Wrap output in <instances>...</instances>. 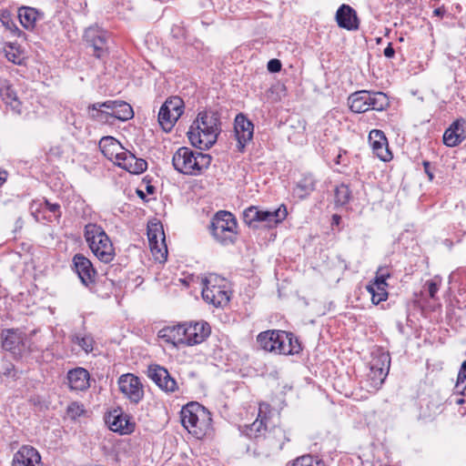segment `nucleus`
<instances>
[{
  "mask_svg": "<svg viewBox=\"0 0 466 466\" xmlns=\"http://www.w3.org/2000/svg\"><path fill=\"white\" fill-rule=\"evenodd\" d=\"M279 417L268 403H260L257 420L246 426L245 434L257 440L258 453L269 456L282 450L290 441L285 430L277 426Z\"/></svg>",
  "mask_w": 466,
  "mask_h": 466,
  "instance_id": "f257e3e1",
  "label": "nucleus"
},
{
  "mask_svg": "<svg viewBox=\"0 0 466 466\" xmlns=\"http://www.w3.org/2000/svg\"><path fill=\"white\" fill-rule=\"evenodd\" d=\"M217 113L202 111L191 125L187 136L191 144L200 149H208L215 144L219 133Z\"/></svg>",
  "mask_w": 466,
  "mask_h": 466,
  "instance_id": "f03ea898",
  "label": "nucleus"
},
{
  "mask_svg": "<svg viewBox=\"0 0 466 466\" xmlns=\"http://www.w3.org/2000/svg\"><path fill=\"white\" fill-rule=\"evenodd\" d=\"M181 423L197 439H202L212 430L211 413L198 402H190L180 411Z\"/></svg>",
  "mask_w": 466,
  "mask_h": 466,
  "instance_id": "7ed1b4c3",
  "label": "nucleus"
},
{
  "mask_svg": "<svg viewBox=\"0 0 466 466\" xmlns=\"http://www.w3.org/2000/svg\"><path fill=\"white\" fill-rule=\"evenodd\" d=\"M211 160L212 157L208 154L181 147L174 153L172 164L174 168L181 174L198 176L208 168Z\"/></svg>",
  "mask_w": 466,
  "mask_h": 466,
  "instance_id": "20e7f679",
  "label": "nucleus"
},
{
  "mask_svg": "<svg viewBox=\"0 0 466 466\" xmlns=\"http://www.w3.org/2000/svg\"><path fill=\"white\" fill-rule=\"evenodd\" d=\"M84 237L94 255L102 262L109 263L115 258L113 244L102 227L86 225Z\"/></svg>",
  "mask_w": 466,
  "mask_h": 466,
  "instance_id": "39448f33",
  "label": "nucleus"
},
{
  "mask_svg": "<svg viewBox=\"0 0 466 466\" xmlns=\"http://www.w3.org/2000/svg\"><path fill=\"white\" fill-rule=\"evenodd\" d=\"M88 114L95 120L106 122L108 116L127 121L134 116L132 106L122 100H108L96 103L88 106Z\"/></svg>",
  "mask_w": 466,
  "mask_h": 466,
  "instance_id": "423d86ee",
  "label": "nucleus"
},
{
  "mask_svg": "<svg viewBox=\"0 0 466 466\" xmlns=\"http://www.w3.org/2000/svg\"><path fill=\"white\" fill-rule=\"evenodd\" d=\"M202 283V298L205 301L215 307H222L228 303L229 294L224 278L217 274H209Z\"/></svg>",
  "mask_w": 466,
  "mask_h": 466,
  "instance_id": "0eeeda50",
  "label": "nucleus"
},
{
  "mask_svg": "<svg viewBox=\"0 0 466 466\" xmlns=\"http://www.w3.org/2000/svg\"><path fill=\"white\" fill-rule=\"evenodd\" d=\"M237 220L230 212L219 211L212 220L211 233L222 245H229L237 238Z\"/></svg>",
  "mask_w": 466,
  "mask_h": 466,
  "instance_id": "6e6552de",
  "label": "nucleus"
},
{
  "mask_svg": "<svg viewBox=\"0 0 466 466\" xmlns=\"http://www.w3.org/2000/svg\"><path fill=\"white\" fill-rule=\"evenodd\" d=\"M287 215L288 211L284 205L273 210H262L251 206L244 210L243 220L249 227L257 228L258 223L264 222L270 228L283 221Z\"/></svg>",
  "mask_w": 466,
  "mask_h": 466,
  "instance_id": "1a4fd4ad",
  "label": "nucleus"
},
{
  "mask_svg": "<svg viewBox=\"0 0 466 466\" xmlns=\"http://www.w3.org/2000/svg\"><path fill=\"white\" fill-rule=\"evenodd\" d=\"M184 111V102L178 96L166 100L158 112V123L166 131H170Z\"/></svg>",
  "mask_w": 466,
  "mask_h": 466,
  "instance_id": "9d476101",
  "label": "nucleus"
},
{
  "mask_svg": "<svg viewBox=\"0 0 466 466\" xmlns=\"http://www.w3.org/2000/svg\"><path fill=\"white\" fill-rule=\"evenodd\" d=\"M2 347L15 357H22L26 351H32L26 343V335L15 329H5L1 333Z\"/></svg>",
  "mask_w": 466,
  "mask_h": 466,
  "instance_id": "9b49d317",
  "label": "nucleus"
},
{
  "mask_svg": "<svg viewBox=\"0 0 466 466\" xmlns=\"http://www.w3.org/2000/svg\"><path fill=\"white\" fill-rule=\"evenodd\" d=\"M117 383L119 390L130 402L137 404L143 399L144 388L138 377L126 373L119 377Z\"/></svg>",
  "mask_w": 466,
  "mask_h": 466,
  "instance_id": "f8f14e48",
  "label": "nucleus"
},
{
  "mask_svg": "<svg viewBox=\"0 0 466 466\" xmlns=\"http://www.w3.org/2000/svg\"><path fill=\"white\" fill-rule=\"evenodd\" d=\"M147 237L150 250L158 261H165L167 256V247L165 241V233L159 224H152L147 228Z\"/></svg>",
  "mask_w": 466,
  "mask_h": 466,
  "instance_id": "ddd939ff",
  "label": "nucleus"
},
{
  "mask_svg": "<svg viewBox=\"0 0 466 466\" xmlns=\"http://www.w3.org/2000/svg\"><path fill=\"white\" fill-rule=\"evenodd\" d=\"M289 339L286 331L267 330L258 335L257 341L261 349L266 351L282 354V350H288L283 346V341Z\"/></svg>",
  "mask_w": 466,
  "mask_h": 466,
  "instance_id": "4468645a",
  "label": "nucleus"
},
{
  "mask_svg": "<svg viewBox=\"0 0 466 466\" xmlns=\"http://www.w3.org/2000/svg\"><path fill=\"white\" fill-rule=\"evenodd\" d=\"M148 377L164 391L174 392L177 390V383L167 369L159 365H150L147 370Z\"/></svg>",
  "mask_w": 466,
  "mask_h": 466,
  "instance_id": "2eb2a0df",
  "label": "nucleus"
},
{
  "mask_svg": "<svg viewBox=\"0 0 466 466\" xmlns=\"http://www.w3.org/2000/svg\"><path fill=\"white\" fill-rule=\"evenodd\" d=\"M369 142L373 154L380 160L387 162L392 158V154L389 149L388 140L381 130H371L369 135Z\"/></svg>",
  "mask_w": 466,
  "mask_h": 466,
  "instance_id": "dca6fc26",
  "label": "nucleus"
},
{
  "mask_svg": "<svg viewBox=\"0 0 466 466\" xmlns=\"http://www.w3.org/2000/svg\"><path fill=\"white\" fill-rule=\"evenodd\" d=\"M107 38V32L97 26H91L85 32V39L94 48V56L98 58H100L106 50Z\"/></svg>",
  "mask_w": 466,
  "mask_h": 466,
  "instance_id": "f3484780",
  "label": "nucleus"
},
{
  "mask_svg": "<svg viewBox=\"0 0 466 466\" xmlns=\"http://www.w3.org/2000/svg\"><path fill=\"white\" fill-rule=\"evenodd\" d=\"M234 129L238 140V147L242 151L246 144L253 137L254 126L243 114H238L235 118Z\"/></svg>",
  "mask_w": 466,
  "mask_h": 466,
  "instance_id": "a211bd4d",
  "label": "nucleus"
},
{
  "mask_svg": "<svg viewBox=\"0 0 466 466\" xmlns=\"http://www.w3.org/2000/svg\"><path fill=\"white\" fill-rule=\"evenodd\" d=\"M186 345L193 346L203 342L210 334V327L205 321L186 324Z\"/></svg>",
  "mask_w": 466,
  "mask_h": 466,
  "instance_id": "6ab92c4d",
  "label": "nucleus"
},
{
  "mask_svg": "<svg viewBox=\"0 0 466 466\" xmlns=\"http://www.w3.org/2000/svg\"><path fill=\"white\" fill-rule=\"evenodd\" d=\"M466 119L460 118L454 121L443 134V143L450 147L458 146L465 138Z\"/></svg>",
  "mask_w": 466,
  "mask_h": 466,
  "instance_id": "aec40b11",
  "label": "nucleus"
},
{
  "mask_svg": "<svg viewBox=\"0 0 466 466\" xmlns=\"http://www.w3.org/2000/svg\"><path fill=\"white\" fill-rule=\"evenodd\" d=\"M99 148L102 154L115 164L123 157L127 151L122 145L113 137H104L99 141Z\"/></svg>",
  "mask_w": 466,
  "mask_h": 466,
  "instance_id": "412c9836",
  "label": "nucleus"
},
{
  "mask_svg": "<svg viewBox=\"0 0 466 466\" xmlns=\"http://www.w3.org/2000/svg\"><path fill=\"white\" fill-rule=\"evenodd\" d=\"M73 263L83 284L87 286L94 281L96 271L88 258L81 254H76L73 258Z\"/></svg>",
  "mask_w": 466,
  "mask_h": 466,
  "instance_id": "4be33fe9",
  "label": "nucleus"
},
{
  "mask_svg": "<svg viewBox=\"0 0 466 466\" xmlns=\"http://www.w3.org/2000/svg\"><path fill=\"white\" fill-rule=\"evenodd\" d=\"M336 21L339 27L347 30H357L359 28L360 22L356 11L345 4L337 10Z\"/></svg>",
  "mask_w": 466,
  "mask_h": 466,
  "instance_id": "5701e85b",
  "label": "nucleus"
},
{
  "mask_svg": "<svg viewBox=\"0 0 466 466\" xmlns=\"http://www.w3.org/2000/svg\"><path fill=\"white\" fill-rule=\"evenodd\" d=\"M41 457L31 446H23L15 454L12 466H40Z\"/></svg>",
  "mask_w": 466,
  "mask_h": 466,
  "instance_id": "b1692460",
  "label": "nucleus"
},
{
  "mask_svg": "<svg viewBox=\"0 0 466 466\" xmlns=\"http://www.w3.org/2000/svg\"><path fill=\"white\" fill-rule=\"evenodd\" d=\"M186 324L168 326L159 330L158 336L165 341L177 346L186 345Z\"/></svg>",
  "mask_w": 466,
  "mask_h": 466,
  "instance_id": "393cba45",
  "label": "nucleus"
},
{
  "mask_svg": "<svg viewBox=\"0 0 466 466\" xmlns=\"http://www.w3.org/2000/svg\"><path fill=\"white\" fill-rule=\"evenodd\" d=\"M116 165L131 174L143 173L147 167V163L145 159L137 158L128 150L124 152L123 157L118 160Z\"/></svg>",
  "mask_w": 466,
  "mask_h": 466,
  "instance_id": "a878e982",
  "label": "nucleus"
},
{
  "mask_svg": "<svg viewBox=\"0 0 466 466\" xmlns=\"http://www.w3.org/2000/svg\"><path fill=\"white\" fill-rule=\"evenodd\" d=\"M67 380L71 390H85L89 387V373L84 368L69 370Z\"/></svg>",
  "mask_w": 466,
  "mask_h": 466,
  "instance_id": "bb28decb",
  "label": "nucleus"
},
{
  "mask_svg": "<svg viewBox=\"0 0 466 466\" xmlns=\"http://www.w3.org/2000/svg\"><path fill=\"white\" fill-rule=\"evenodd\" d=\"M368 90H360L351 94L348 98L350 110L354 113H364L370 110L368 106Z\"/></svg>",
  "mask_w": 466,
  "mask_h": 466,
  "instance_id": "cd10ccee",
  "label": "nucleus"
},
{
  "mask_svg": "<svg viewBox=\"0 0 466 466\" xmlns=\"http://www.w3.org/2000/svg\"><path fill=\"white\" fill-rule=\"evenodd\" d=\"M0 96L6 105H9L14 110L19 111L20 103L16 92L13 85L6 79L0 80Z\"/></svg>",
  "mask_w": 466,
  "mask_h": 466,
  "instance_id": "c85d7f7f",
  "label": "nucleus"
},
{
  "mask_svg": "<svg viewBox=\"0 0 466 466\" xmlns=\"http://www.w3.org/2000/svg\"><path fill=\"white\" fill-rule=\"evenodd\" d=\"M316 181L311 175L305 176L293 190L295 197L302 199L315 190Z\"/></svg>",
  "mask_w": 466,
  "mask_h": 466,
  "instance_id": "c756f323",
  "label": "nucleus"
},
{
  "mask_svg": "<svg viewBox=\"0 0 466 466\" xmlns=\"http://www.w3.org/2000/svg\"><path fill=\"white\" fill-rule=\"evenodd\" d=\"M368 106L370 110L382 111L390 106V101L383 92L368 91Z\"/></svg>",
  "mask_w": 466,
  "mask_h": 466,
  "instance_id": "7c9ffc66",
  "label": "nucleus"
},
{
  "mask_svg": "<svg viewBox=\"0 0 466 466\" xmlns=\"http://www.w3.org/2000/svg\"><path fill=\"white\" fill-rule=\"evenodd\" d=\"M37 10L33 7L22 6L18 9V18L26 29L34 28L37 19Z\"/></svg>",
  "mask_w": 466,
  "mask_h": 466,
  "instance_id": "2f4dec72",
  "label": "nucleus"
},
{
  "mask_svg": "<svg viewBox=\"0 0 466 466\" xmlns=\"http://www.w3.org/2000/svg\"><path fill=\"white\" fill-rule=\"evenodd\" d=\"M71 341L77 344L86 353L93 350L95 342L93 337L86 332L75 333L71 337Z\"/></svg>",
  "mask_w": 466,
  "mask_h": 466,
  "instance_id": "473e14b6",
  "label": "nucleus"
},
{
  "mask_svg": "<svg viewBox=\"0 0 466 466\" xmlns=\"http://www.w3.org/2000/svg\"><path fill=\"white\" fill-rule=\"evenodd\" d=\"M390 366V357L387 352H379L374 354L370 361V368L374 370H379L380 368H384L385 370L389 371Z\"/></svg>",
  "mask_w": 466,
  "mask_h": 466,
  "instance_id": "72a5a7b5",
  "label": "nucleus"
},
{
  "mask_svg": "<svg viewBox=\"0 0 466 466\" xmlns=\"http://www.w3.org/2000/svg\"><path fill=\"white\" fill-rule=\"evenodd\" d=\"M109 429L113 431L127 433L128 431V422L122 415L111 416L107 420Z\"/></svg>",
  "mask_w": 466,
  "mask_h": 466,
  "instance_id": "f704fd0d",
  "label": "nucleus"
},
{
  "mask_svg": "<svg viewBox=\"0 0 466 466\" xmlns=\"http://www.w3.org/2000/svg\"><path fill=\"white\" fill-rule=\"evenodd\" d=\"M5 57L8 61L20 65L23 60V53L20 47L15 43H9L5 47Z\"/></svg>",
  "mask_w": 466,
  "mask_h": 466,
  "instance_id": "c9c22d12",
  "label": "nucleus"
},
{
  "mask_svg": "<svg viewBox=\"0 0 466 466\" xmlns=\"http://www.w3.org/2000/svg\"><path fill=\"white\" fill-rule=\"evenodd\" d=\"M351 192L345 184H340L334 190V200L337 206H344L350 199Z\"/></svg>",
  "mask_w": 466,
  "mask_h": 466,
  "instance_id": "e433bc0d",
  "label": "nucleus"
},
{
  "mask_svg": "<svg viewBox=\"0 0 466 466\" xmlns=\"http://www.w3.org/2000/svg\"><path fill=\"white\" fill-rule=\"evenodd\" d=\"M387 287L368 285L367 289L371 294L372 303L378 305L388 299Z\"/></svg>",
  "mask_w": 466,
  "mask_h": 466,
  "instance_id": "4c0bfd02",
  "label": "nucleus"
},
{
  "mask_svg": "<svg viewBox=\"0 0 466 466\" xmlns=\"http://www.w3.org/2000/svg\"><path fill=\"white\" fill-rule=\"evenodd\" d=\"M292 466H326V464L318 457L304 455L295 460Z\"/></svg>",
  "mask_w": 466,
  "mask_h": 466,
  "instance_id": "58836bf2",
  "label": "nucleus"
},
{
  "mask_svg": "<svg viewBox=\"0 0 466 466\" xmlns=\"http://www.w3.org/2000/svg\"><path fill=\"white\" fill-rule=\"evenodd\" d=\"M388 373L389 371L385 370L384 368H380V370L379 369V370H374L370 369L368 376L370 380L371 381V385L374 388H379L384 382Z\"/></svg>",
  "mask_w": 466,
  "mask_h": 466,
  "instance_id": "ea45409f",
  "label": "nucleus"
},
{
  "mask_svg": "<svg viewBox=\"0 0 466 466\" xmlns=\"http://www.w3.org/2000/svg\"><path fill=\"white\" fill-rule=\"evenodd\" d=\"M289 334V339L287 341H283V346L288 350H282L283 355L296 354L299 353L301 350L300 344L299 343L298 339L294 338L291 333Z\"/></svg>",
  "mask_w": 466,
  "mask_h": 466,
  "instance_id": "a19ab883",
  "label": "nucleus"
},
{
  "mask_svg": "<svg viewBox=\"0 0 466 466\" xmlns=\"http://www.w3.org/2000/svg\"><path fill=\"white\" fill-rule=\"evenodd\" d=\"M390 277V273L388 270L384 268H380L376 273V278L374 281H372L370 284L375 286H383L387 287L388 284L386 283V279Z\"/></svg>",
  "mask_w": 466,
  "mask_h": 466,
  "instance_id": "79ce46f5",
  "label": "nucleus"
},
{
  "mask_svg": "<svg viewBox=\"0 0 466 466\" xmlns=\"http://www.w3.org/2000/svg\"><path fill=\"white\" fill-rule=\"evenodd\" d=\"M455 388L460 393H463L466 389V373L463 371H459Z\"/></svg>",
  "mask_w": 466,
  "mask_h": 466,
  "instance_id": "37998d69",
  "label": "nucleus"
},
{
  "mask_svg": "<svg viewBox=\"0 0 466 466\" xmlns=\"http://www.w3.org/2000/svg\"><path fill=\"white\" fill-rule=\"evenodd\" d=\"M281 69V63L279 59H270L268 63V70L271 73H277Z\"/></svg>",
  "mask_w": 466,
  "mask_h": 466,
  "instance_id": "c03bdc74",
  "label": "nucleus"
},
{
  "mask_svg": "<svg viewBox=\"0 0 466 466\" xmlns=\"http://www.w3.org/2000/svg\"><path fill=\"white\" fill-rule=\"evenodd\" d=\"M427 286L430 297L433 299L439 290V285L431 280L427 282Z\"/></svg>",
  "mask_w": 466,
  "mask_h": 466,
  "instance_id": "a18cd8bd",
  "label": "nucleus"
},
{
  "mask_svg": "<svg viewBox=\"0 0 466 466\" xmlns=\"http://www.w3.org/2000/svg\"><path fill=\"white\" fill-rule=\"evenodd\" d=\"M45 204L50 212H53V213L59 212L60 206L58 204H53L47 200L45 201ZM57 217H60V213L57 214Z\"/></svg>",
  "mask_w": 466,
  "mask_h": 466,
  "instance_id": "49530a36",
  "label": "nucleus"
},
{
  "mask_svg": "<svg viewBox=\"0 0 466 466\" xmlns=\"http://www.w3.org/2000/svg\"><path fill=\"white\" fill-rule=\"evenodd\" d=\"M384 56L388 58H391L394 56L395 50L392 47L391 44H389L388 46L384 49Z\"/></svg>",
  "mask_w": 466,
  "mask_h": 466,
  "instance_id": "de8ad7c7",
  "label": "nucleus"
},
{
  "mask_svg": "<svg viewBox=\"0 0 466 466\" xmlns=\"http://www.w3.org/2000/svg\"><path fill=\"white\" fill-rule=\"evenodd\" d=\"M0 373L6 376H12L14 373V366L12 364H8L6 368L0 370Z\"/></svg>",
  "mask_w": 466,
  "mask_h": 466,
  "instance_id": "09e8293b",
  "label": "nucleus"
},
{
  "mask_svg": "<svg viewBox=\"0 0 466 466\" xmlns=\"http://www.w3.org/2000/svg\"><path fill=\"white\" fill-rule=\"evenodd\" d=\"M423 167H424V170L426 172V174L428 175L429 177V179L430 180H432L433 179V174L430 171V163L428 161H424L423 162Z\"/></svg>",
  "mask_w": 466,
  "mask_h": 466,
  "instance_id": "8fccbe9b",
  "label": "nucleus"
},
{
  "mask_svg": "<svg viewBox=\"0 0 466 466\" xmlns=\"http://www.w3.org/2000/svg\"><path fill=\"white\" fill-rule=\"evenodd\" d=\"M7 178V172L0 169V186H2Z\"/></svg>",
  "mask_w": 466,
  "mask_h": 466,
  "instance_id": "3c124183",
  "label": "nucleus"
},
{
  "mask_svg": "<svg viewBox=\"0 0 466 466\" xmlns=\"http://www.w3.org/2000/svg\"><path fill=\"white\" fill-rule=\"evenodd\" d=\"M341 218L340 216L335 214L332 216V225H339Z\"/></svg>",
  "mask_w": 466,
  "mask_h": 466,
  "instance_id": "603ef678",
  "label": "nucleus"
},
{
  "mask_svg": "<svg viewBox=\"0 0 466 466\" xmlns=\"http://www.w3.org/2000/svg\"><path fill=\"white\" fill-rule=\"evenodd\" d=\"M75 408H76L77 410H81L80 407H79L77 404H76V403H73V404L69 407V409H68V410H69V411H72V412H73V411L75 410Z\"/></svg>",
  "mask_w": 466,
  "mask_h": 466,
  "instance_id": "864d4df0",
  "label": "nucleus"
},
{
  "mask_svg": "<svg viewBox=\"0 0 466 466\" xmlns=\"http://www.w3.org/2000/svg\"><path fill=\"white\" fill-rule=\"evenodd\" d=\"M341 162H342V155H341V153H339V154L337 156L336 159H335V163H336L337 165H339V164H341Z\"/></svg>",
  "mask_w": 466,
  "mask_h": 466,
  "instance_id": "5fc2aeb1",
  "label": "nucleus"
},
{
  "mask_svg": "<svg viewBox=\"0 0 466 466\" xmlns=\"http://www.w3.org/2000/svg\"><path fill=\"white\" fill-rule=\"evenodd\" d=\"M461 371H463L464 373H466V360L462 362L461 364Z\"/></svg>",
  "mask_w": 466,
  "mask_h": 466,
  "instance_id": "6e6d98bb",
  "label": "nucleus"
},
{
  "mask_svg": "<svg viewBox=\"0 0 466 466\" xmlns=\"http://www.w3.org/2000/svg\"><path fill=\"white\" fill-rule=\"evenodd\" d=\"M433 13L435 15L439 16V15H441L443 12L440 8H437L433 11Z\"/></svg>",
  "mask_w": 466,
  "mask_h": 466,
  "instance_id": "4d7b16f0",
  "label": "nucleus"
},
{
  "mask_svg": "<svg viewBox=\"0 0 466 466\" xmlns=\"http://www.w3.org/2000/svg\"><path fill=\"white\" fill-rule=\"evenodd\" d=\"M82 412H83V410H75V415H80Z\"/></svg>",
  "mask_w": 466,
  "mask_h": 466,
  "instance_id": "13d9d810",
  "label": "nucleus"
},
{
  "mask_svg": "<svg viewBox=\"0 0 466 466\" xmlns=\"http://www.w3.org/2000/svg\"><path fill=\"white\" fill-rule=\"evenodd\" d=\"M464 402L463 399H460L457 400V404H462Z\"/></svg>",
  "mask_w": 466,
  "mask_h": 466,
  "instance_id": "bf43d9fd",
  "label": "nucleus"
},
{
  "mask_svg": "<svg viewBox=\"0 0 466 466\" xmlns=\"http://www.w3.org/2000/svg\"><path fill=\"white\" fill-rule=\"evenodd\" d=\"M139 194H140L141 197H144V192L139 191Z\"/></svg>",
  "mask_w": 466,
  "mask_h": 466,
  "instance_id": "052dcab7",
  "label": "nucleus"
}]
</instances>
